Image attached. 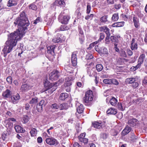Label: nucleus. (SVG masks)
<instances>
[{"label":"nucleus","instance_id":"49","mask_svg":"<svg viewBox=\"0 0 147 147\" xmlns=\"http://www.w3.org/2000/svg\"><path fill=\"white\" fill-rule=\"evenodd\" d=\"M29 8L33 10H36L37 7L34 4L32 3L30 4L29 6Z\"/></svg>","mask_w":147,"mask_h":147},{"label":"nucleus","instance_id":"26","mask_svg":"<svg viewBox=\"0 0 147 147\" xmlns=\"http://www.w3.org/2000/svg\"><path fill=\"white\" fill-rule=\"evenodd\" d=\"M124 23L125 22H117L113 24L112 26L113 27H122L124 25Z\"/></svg>","mask_w":147,"mask_h":147},{"label":"nucleus","instance_id":"18","mask_svg":"<svg viewBox=\"0 0 147 147\" xmlns=\"http://www.w3.org/2000/svg\"><path fill=\"white\" fill-rule=\"evenodd\" d=\"M11 95V91L8 89H7L5 91L3 92L2 94V96L5 99L9 98Z\"/></svg>","mask_w":147,"mask_h":147},{"label":"nucleus","instance_id":"14","mask_svg":"<svg viewBox=\"0 0 147 147\" xmlns=\"http://www.w3.org/2000/svg\"><path fill=\"white\" fill-rule=\"evenodd\" d=\"M99 28L100 32H104L105 33L106 35H111L110 29L106 26L100 27Z\"/></svg>","mask_w":147,"mask_h":147},{"label":"nucleus","instance_id":"24","mask_svg":"<svg viewBox=\"0 0 147 147\" xmlns=\"http://www.w3.org/2000/svg\"><path fill=\"white\" fill-rule=\"evenodd\" d=\"M55 4L57 5H60L62 7L64 6L65 3L64 0H57L55 2Z\"/></svg>","mask_w":147,"mask_h":147},{"label":"nucleus","instance_id":"32","mask_svg":"<svg viewBox=\"0 0 147 147\" xmlns=\"http://www.w3.org/2000/svg\"><path fill=\"white\" fill-rule=\"evenodd\" d=\"M117 99L114 97H112L109 101L111 104L113 106H115L117 104Z\"/></svg>","mask_w":147,"mask_h":147},{"label":"nucleus","instance_id":"23","mask_svg":"<svg viewBox=\"0 0 147 147\" xmlns=\"http://www.w3.org/2000/svg\"><path fill=\"white\" fill-rule=\"evenodd\" d=\"M30 88V86L27 84H24L22 85L20 88L21 90L23 92L27 91Z\"/></svg>","mask_w":147,"mask_h":147},{"label":"nucleus","instance_id":"44","mask_svg":"<svg viewBox=\"0 0 147 147\" xmlns=\"http://www.w3.org/2000/svg\"><path fill=\"white\" fill-rule=\"evenodd\" d=\"M111 79H104L103 81L105 84H111Z\"/></svg>","mask_w":147,"mask_h":147},{"label":"nucleus","instance_id":"52","mask_svg":"<svg viewBox=\"0 0 147 147\" xmlns=\"http://www.w3.org/2000/svg\"><path fill=\"white\" fill-rule=\"evenodd\" d=\"M108 136V134L107 133H102L101 134L100 136L103 139H105L107 138Z\"/></svg>","mask_w":147,"mask_h":147},{"label":"nucleus","instance_id":"8","mask_svg":"<svg viewBox=\"0 0 147 147\" xmlns=\"http://www.w3.org/2000/svg\"><path fill=\"white\" fill-rule=\"evenodd\" d=\"M57 83L55 82L53 83H50L47 79L45 81L44 83V86L46 89V90H48L51 88L52 87H54L55 86H56Z\"/></svg>","mask_w":147,"mask_h":147},{"label":"nucleus","instance_id":"40","mask_svg":"<svg viewBox=\"0 0 147 147\" xmlns=\"http://www.w3.org/2000/svg\"><path fill=\"white\" fill-rule=\"evenodd\" d=\"M45 21L47 23L48 25H50L52 24V19L50 18H48V17L45 18Z\"/></svg>","mask_w":147,"mask_h":147},{"label":"nucleus","instance_id":"63","mask_svg":"<svg viewBox=\"0 0 147 147\" xmlns=\"http://www.w3.org/2000/svg\"><path fill=\"white\" fill-rule=\"evenodd\" d=\"M79 40L81 44H82L84 40V36H82L81 37H80Z\"/></svg>","mask_w":147,"mask_h":147},{"label":"nucleus","instance_id":"11","mask_svg":"<svg viewBox=\"0 0 147 147\" xmlns=\"http://www.w3.org/2000/svg\"><path fill=\"white\" fill-rule=\"evenodd\" d=\"M87 72L88 75L90 77L94 76L97 75V73L95 71L94 67L88 68L87 69Z\"/></svg>","mask_w":147,"mask_h":147},{"label":"nucleus","instance_id":"34","mask_svg":"<svg viewBox=\"0 0 147 147\" xmlns=\"http://www.w3.org/2000/svg\"><path fill=\"white\" fill-rule=\"evenodd\" d=\"M136 81V79L134 78H128L126 79L125 82L127 83L132 84L134 82Z\"/></svg>","mask_w":147,"mask_h":147},{"label":"nucleus","instance_id":"39","mask_svg":"<svg viewBox=\"0 0 147 147\" xmlns=\"http://www.w3.org/2000/svg\"><path fill=\"white\" fill-rule=\"evenodd\" d=\"M80 10V7L78 8L75 12V14L77 16V18H80L81 15Z\"/></svg>","mask_w":147,"mask_h":147},{"label":"nucleus","instance_id":"62","mask_svg":"<svg viewBox=\"0 0 147 147\" xmlns=\"http://www.w3.org/2000/svg\"><path fill=\"white\" fill-rule=\"evenodd\" d=\"M40 18L39 17H38L37 18L36 20L34 21L33 24H34L35 25L37 24L38 23L40 22Z\"/></svg>","mask_w":147,"mask_h":147},{"label":"nucleus","instance_id":"4","mask_svg":"<svg viewBox=\"0 0 147 147\" xmlns=\"http://www.w3.org/2000/svg\"><path fill=\"white\" fill-rule=\"evenodd\" d=\"M45 141L47 144L51 146H56L59 144L56 139L52 137L47 138Z\"/></svg>","mask_w":147,"mask_h":147},{"label":"nucleus","instance_id":"54","mask_svg":"<svg viewBox=\"0 0 147 147\" xmlns=\"http://www.w3.org/2000/svg\"><path fill=\"white\" fill-rule=\"evenodd\" d=\"M111 84H114L116 85H117L119 84V82L117 80L115 79H111Z\"/></svg>","mask_w":147,"mask_h":147},{"label":"nucleus","instance_id":"15","mask_svg":"<svg viewBox=\"0 0 147 147\" xmlns=\"http://www.w3.org/2000/svg\"><path fill=\"white\" fill-rule=\"evenodd\" d=\"M145 57V55L144 54H142L139 57L138 61V64L137 65V67H140L141 64L144 62Z\"/></svg>","mask_w":147,"mask_h":147},{"label":"nucleus","instance_id":"10","mask_svg":"<svg viewBox=\"0 0 147 147\" xmlns=\"http://www.w3.org/2000/svg\"><path fill=\"white\" fill-rule=\"evenodd\" d=\"M138 139V137L135 135L134 132H131V133L129 134V140L131 142H136Z\"/></svg>","mask_w":147,"mask_h":147},{"label":"nucleus","instance_id":"35","mask_svg":"<svg viewBox=\"0 0 147 147\" xmlns=\"http://www.w3.org/2000/svg\"><path fill=\"white\" fill-rule=\"evenodd\" d=\"M80 136H78V138L80 142L84 143L85 144H87L88 142V139L84 138H80Z\"/></svg>","mask_w":147,"mask_h":147},{"label":"nucleus","instance_id":"2","mask_svg":"<svg viewBox=\"0 0 147 147\" xmlns=\"http://www.w3.org/2000/svg\"><path fill=\"white\" fill-rule=\"evenodd\" d=\"M8 40L6 42L2 50L4 57L6 56L7 53H10L13 47L16 46L17 40L21 39L14 36L13 33L8 35Z\"/></svg>","mask_w":147,"mask_h":147},{"label":"nucleus","instance_id":"22","mask_svg":"<svg viewBox=\"0 0 147 147\" xmlns=\"http://www.w3.org/2000/svg\"><path fill=\"white\" fill-rule=\"evenodd\" d=\"M14 128L16 131L17 133H24L25 131V130L20 125L15 126Z\"/></svg>","mask_w":147,"mask_h":147},{"label":"nucleus","instance_id":"47","mask_svg":"<svg viewBox=\"0 0 147 147\" xmlns=\"http://www.w3.org/2000/svg\"><path fill=\"white\" fill-rule=\"evenodd\" d=\"M111 35H106V37L105 39V43L106 44H109L110 42L109 39Z\"/></svg>","mask_w":147,"mask_h":147},{"label":"nucleus","instance_id":"42","mask_svg":"<svg viewBox=\"0 0 147 147\" xmlns=\"http://www.w3.org/2000/svg\"><path fill=\"white\" fill-rule=\"evenodd\" d=\"M36 108L38 112H41L43 111L42 106L38 104L36 105Z\"/></svg>","mask_w":147,"mask_h":147},{"label":"nucleus","instance_id":"45","mask_svg":"<svg viewBox=\"0 0 147 147\" xmlns=\"http://www.w3.org/2000/svg\"><path fill=\"white\" fill-rule=\"evenodd\" d=\"M61 110H66L68 108L67 105L65 103H63L61 104Z\"/></svg>","mask_w":147,"mask_h":147},{"label":"nucleus","instance_id":"33","mask_svg":"<svg viewBox=\"0 0 147 147\" xmlns=\"http://www.w3.org/2000/svg\"><path fill=\"white\" fill-rule=\"evenodd\" d=\"M112 20L113 21H116L119 19V14L117 13L113 14L112 17Z\"/></svg>","mask_w":147,"mask_h":147},{"label":"nucleus","instance_id":"41","mask_svg":"<svg viewBox=\"0 0 147 147\" xmlns=\"http://www.w3.org/2000/svg\"><path fill=\"white\" fill-rule=\"evenodd\" d=\"M96 68L98 71H100L103 69V67L102 64H98L96 66Z\"/></svg>","mask_w":147,"mask_h":147},{"label":"nucleus","instance_id":"17","mask_svg":"<svg viewBox=\"0 0 147 147\" xmlns=\"http://www.w3.org/2000/svg\"><path fill=\"white\" fill-rule=\"evenodd\" d=\"M130 48L132 50H136L137 49V42H135V40L134 38H133L132 39Z\"/></svg>","mask_w":147,"mask_h":147},{"label":"nucleus","instance_id":"25","mask_svg":"<svg viewBox=\"0 0 147 147\" xmlns=\"http://www.w3.org/2000/svg\"><path fill=\"white\" fill-rule=\"evenodd\" d=\"M117 111L116 109L110 108L107 111V114L115 115L117 113Z\"/></svg>","mask_w":147,"mask_h":147},{"label":"nucleus","instance_id":"51","mask_svg":"<svg viewBox=\"0 0 147 147\" xmlns=\"http://www.w3.org/2000/svg\"><path fill=\"white\" fill-rule=\"evenodd\" d=\"M117 107L119 109L122 111L124 110V108H123L122 106V104L121 102H118L117 104Z\"/></svg>","mask_w":147,"mask_h":147},{"label":"nucleus","instance_id":"37","mask_svg":"<svg viewBox=\"0 0 147 147\" xmlns=\"http://www.w3.org/2000/svg\"><path fill=\"white\" fill-rule=\"evenodd\" d=\"M30 133L32 136H36L37 134V131L36 129L33 128L31 129L30 131Z\"/></svg>","mask_w":147,"mask_h":147},{"label":"nucleus","instance_id":"60","mask_svg":"<svg viewBox=\"0 0 147 147\" xmlns=\"http://www.w3.org/2000/svg\"><path fill=\"white\" fill-rule=\"evenodd\" d=\"M91 6L90 5H87V6L86 13L89 14L90 13L91 10Z\"/></svg>","mask_w":147,"mask_h":147},{"label":"nucleus","instance_id":"57","mask_svg":"<svg viewBox=\"0 0 147 147\" xmlns=\"http://www.w3.org/2000/svg\"><path fill=\"white\" fill-rule=\"evenodd\" d=\"M138 83L136 81L132 84V86L134 88H136L138 86Z\"/></svg>","mask_w":147,"mask_h":147},{"label":"nucleus","instance_id":"55","mask_svg":"<svg viewBox=\"0 0 147 147\" xmlns=\"http://www.w3.org/2000/svg\"><path fill=\"white\" fill-rule=\"evenodd\" d=\"M94 16V15L92 14H90V15H87L85 17V19L86 20L89 19L91 20L92 19Z\"/></svg>","mask_w":147,"mask_h":147},{"label":"nucleus","instance_id":"28","mask_svg":"<svg viewBox=\"0 0 147 147\" xmlns=\"http://www.w3.org/2000/svg\"><path fill=\"white\" fill-rule=\"evenodd\" d=\"M38 101V98L36 97H35L34 98H32V99L30 100L29 103L31 104V105H35L37 103Z\"/></svg>","mask_w":147,"mask_h":147},{"label":"nucleus","instance_id":"21","mask_svg":"<svg viewBox=\"0 0 147 147\" xmlns=\"http://www.w3.org/2000/svg\"><path fill=\"white\" fill-rule=\"evenodd\" d=\"M133 21L134 24V26L136 28L139 27L140 24L138 18L134 16L133 18Z\"/></svg>","mask_w":147,"mask_h":147},{"label":"nucleus","instance_id":"7","mask_svg":"<svg viewBox=\"0 0 147 147\" xmlns=\"http://www.w3.org/2000/svg\"><path fill=\"white\" fill-rule=\"evenodd\" d=\"M58 19L59 22L62 24H67L69 21L70 18L68 16H63L62 15L60 14L59 16Z\"/></svg>","mask_w":147,"mask_h":147},{"label":"nucleus","instance_id":"48","mask_svg":"<svg viewBox=\"0 0 147 147\" xmlns=\"http://www.w3.org/2000/svg\"><path fill=\"white\" fill-rule=\"evenodd\" d=\"M120 54V55L122 57H127V55L126 53L123 50H121Z\"/></svg>","mask_w":147,"mask_h":147},{"label":"nucleus","instance_id":"20","mask_svg":"<svg viewBox=\"0 0 147 147\" xmlns=\"http://www.w3.org/2000/svg\"><path fill=\"white\" fill-rule=\"evenodd\" d=\"M11 102L14 104L16 103V101L18 100L20 98V96L19 94L18 93L16 95H14L11 97Z\"/></svg>","mask_w":147,"mask_h":147},{"label":"nucleus","instance_id":"36","mask_svg":"<svg viewBox=\"0 0 147 147\" xmlns=\"http://www.w3.org/2000/svg\"><path fill=\"white\" fill-rule=\"evenodd\" d=\"M107 18H108V16L107 15H105L102 17H101L100 19V21L101 22H103L104 23H106V22H107L108 20H107Z\"/></svg>","mask_w":147,"mask_h":147},{"label":"nucleus","instance_id":"16","mask_svg":"<svg viewBox=\"0 0 147 147\" xmlns=\"http://www.w3.org/2000/svg\"><path fill=\"white\" fill-rule=\"evenodd\" d=\"M131 128L127 125L122 131L121 134L123 136H125L131 131Z\"/></svg>","mask_w":147,"mask_h":147},{"label":"nucleus","instance_id":"43","mask_svg":"<svg viewBox=\"0 0 147 147\" xmlns=\"http://www.w3.org/2000/svg\"><path fill=\"white\" fill-rule=\"evenodd\" d=\"M61 40V38L59 37L54 38L52 39V41L55 43H58L60 42Z\"/></svg>","mask_w":147,"mask_h":147},{"label":"nucleus","instance_id":"58","mask_svg":"<svg viewBox=\"0 0 147 147\" xmlns=\"http://www.w3.org/2000/svg\"><path fill=\"white\" fill-rule=\"evenodd\" d=\"M95 50L99 53H101L100 51L101 48L99 47L98 45H96L95 46Z\"/></svg>","mask_w":147,"mask_h":147},{"label":"nucleus","instance_id":"1","mask_svg":"<svg viewBox=\"0 0 147 147\" xmlns=\"http://www.w3.org/2000/svg\"><path fill=\"white\" fill-rule=\"evenodd\" d=\"M14 24L16 25L18 24V29L11 33L13 34L14 36H15L18 38L21 39L24 34V31L30 24L25 12L23 11L20 13L19 17L16 19Z\"/></svg>","mask_w":147,"mask_h":147},{"label":"nucleus","instance_id":"29","mask_svg":"<svg viewBox=\"0 0 147 147\" xmlns=\"http://www.w3.org/2000/svg\"><path fill=\"white\" fill-rule=\"evenodd\" d=\"M69 29V27L68 26H67L65 25H61L60 28V29H58L55 31V32H58L59 31H64L67 30Z\"/></svg>","mask_w":147,"mask_h":147},{"label":"nucleus","instance_id":"31","mask_svg":"<svg viewBox=\"0 0 147 147\" xmlns=\"http://www.w3.org/2000/svg\"><path fill=\"white\" fill-rule=\"evenodd\" d=\"M84 108L82 105L80 104L77 108V111L79 113H81L83 111Z\"/></svg>","mask_w":147,"mask_h":147},{"label":"nucleus","instance_id":"3","mask_svg":"<svg viewBox=\"0 0 147 147\" xmlns=\"http://www.w3.org/2000/svg\"><path fill=\"white\" fill-rule=\"evenodd\" d=\"M93 97L92 92L91 90L87 91L83 99V103L86 105L90 106L92 104Z\"/></svg>","mask_w":147,"mask_h":147},{"label":"nucleus","instance_id":"12","mask_svg":"<svg viewBox=\"0 0 147 147\" xmlns=\"http://www.w3.org/2000/svg\"><path fill=\"white\" fill-rule=\"evenodd\" d=\"M72 78L71 76H68L66 78L65 80L64 85L65 87H69L72 84Z\"/></svg>","mask_w":147,"mask_h":147},{"label":"nucleus","instance_id":"6","mask_svg":"<svg viewBox=\"0 0 147 147\" xmlns=\"http://www.w3.org/2000/svg\"><path fill=\"white\" fill-rule=\"evenodd\" d=\"M92 126L95 128L99 129L102 128L105 126V122L104 121H95L92 123Z\"/></svg>","mask_w":147,"mask_h":147},{"label":"nucleus","instance_id":"5","mask_svg":"<svg viewBox=\"0 0 147 147\" xmlns=\"http://www.w3.org/2000/svg\"><path fill=\"white\" fill-rule=\"evenodd\" d=\"M59 72L57 70H54L49 75L50 79L51 81L57 80L59 78Z\"/></svg>","mask_w":147,"mask_h":147},{"label":"nucleus","instance_id":"50","mask_svg":"<svg viewBox=\"0 0 147 147\" xmlns=\"http://www.w3.org/2000/svg\"><path fill=\"white\" fill-rule=\"evenodd\" d=\"M51 107L53 109H57L59 108V105L56 103L52 104L51 106Z\"/></svg>","mask_w":147,"mask_h":147},{"label":"nucleus","instance_id":"38","mask_svg":"<svg viewBox=\"0 0 147 147\" xmlns=\"http://www.w3.org/2000/svg\"><path fill=\"white\" fill-rule=\"evenodd\" d=\"M22 119L23 120V121H22V122L23 123H25L28 122L29 118L27 115H25L23 116Z\"/></svg>","mask_w":147,"mask_h":147},{"label":"nucleus","instance_id":"46","mask_svg":"<svg viewBox=\"0 0 147 147\" xmlns=\"http://www.w3.org/2000/svg\"><path fill=\"white\" fill-rule=\"evenodd\" d=\"M101 53H100L103 54H108L107 49L105 48H103L102 49H101Z\"/></svg>","mask_w":147,"mask_h":147},{"label":"nucleus","instance_id":"59","mask_svg":"<svg viewBox=\"0 0 147 147\" xmlns=\"http://www.w3.org/2000/svg\"><path fill=\"white\" fill-rule=\"evenodd\" d=\"M105 35L103 33H101L100 34V38L99 40L100 41L103 40L105 38Z\"/></svg>","mask_w":147,"mask_h":147},{"label":"nucleus","instance_id":"30","mask_svg":"<svg viewBox=\"0 0 147 147\" xmlns=\"http://www.w3.org/2000/svg\"><path fill=\"white\" fill-rule=\"evenodd\" d=\"M16 2L14 0H9L7 4V6L8 7H11L16 5Z\"/></svg>","mask_w":147,"mask_h":147},{"label":"nucleus","instance_id":"9","mask_svg":"<svg viewBox=\"0 0 147 147\" xmlns=\"http://www.w3.org/2000/svg\"><path fill=\"white\" fill-rule=\"evenodd\" d=\"M78 53L77 51L74 52L71 55V63L72 65L74 66H75L77 64V54Z\"/></svg>","mask_w":147,"mask_h":147},{"label":"nucleus","instance_id":"56","mask_svg":"<svg viewBox=\"0 0 147 147\" xmlns=\"http://www.w3.org/2000/svg\"><path fill=\"white\" fill-rule=\"evenodd\" d=\"M93 57L91 54H88L86 56V59L87 60L91 59L93 58Z\"/></svg>","mask_w":147,"mask_h":147},{"label":"nucleus","instance_id":"19","mask_svg":"<svg viewBox=\"0 0 147 147\" xmlns=\"http://www.w3.org/2000/svg\"><path fill=\"white\" fill-rule=\"evenodd\" d=\"M55 46L53 45L47 47V52L53 55L55 54L54 50L55 48Z\"/></svg>","mask_w":147,"mask_h":147},{"label":"nucleus","instance_id":"64","mask_svg":"<svg viewBox=\"0 0 147 147\" xmlns=\"http://www.w3.org/2000/svg\"><path fill=\"white\" fill-rule=\"evenodd\" d=\"M74 147H82V146L78 142H75L73 145Z\"/></svg>","mask_w":147,"mask_h":147},{"label":"nucleus","instance_id":"27","mask_svg":"<svg viewBox=\"0 0 147 147\" xmlns=\"http://www.w3.org/2000/svg\"><path fill=\"white\" fill-rule=\"evenodd\" d=\"M69 96L68 94L66 93H61L59 97V99L60 100H63L67 98Z\"/></svg>","mask_w":147,"mask_h":147},{"label":"nucleus","instance_id":"61","mask_svg":"<svg viewBox=\"0 0 147 147\" xmlns=\"http://www.w3.org/2000/svg\"><path fill=\"white\" fill-rule=\"evenodd\" d=\"M6 80L9 84H11L12 82V78L11 77L9 76L7 78Z\"/></svg>","mask_w":147,"mask_h":147},{"label":"nucleus","instance_id":"53","mask_svg":"<svg viewBox=\"0 0 147 147\" xmlns=\"http://www.w3.org/2000/svg\"><path fill=\"white\" fill-rule=\"evenodd\" d=\"M110 39L113 42H117L118 40L117 39V38L116 37L114 36H111L110 37Z\"/></svg>","mask_w":147,"mask_h":147},{"label":"nucleus","instance_id":"13","mask_svg":"<svg viewBox=\"0 0 147 147\" xmlns=\"http://www.w3.org/2000/svg\"><path fill=\"white\" fill-rule=\"evenodd\" d=\"M139 123L138 121L136 119L133 118L129 119L128 122V124L130 126L134 127L137 125Z\"/></svg>","mask_w":147,"mask_h":147}]
</instances>
